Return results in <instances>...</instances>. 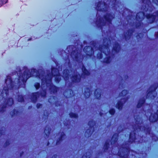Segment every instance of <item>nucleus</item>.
I'll use <instances>...</instances> for the list:
<instances>
[{"mask_svg": "<svg viewBox=\"0 0 158 158\" xmlns=\"http://www.w3.org/2000/svg\"><path fill=\"white\" fill-rule=\"evenodd\" d=\"M39 78L42 80V87L43 89L45 85L47 87H49L51 92H52L53 93L57 92V87L51 84L52 75L51 74L48 75L47 77H46L45 78L44 77L42 78L41 75H40Z\"/></svg>", "mask_w": 158, "mask_h": 158, "instance_id": "f257e3e1", "label": "nucleus"}, {"mask_svg": "<svg viewBox=\"0 0 158 158\" xmlns=\"http://www.w3.org/2000/svg\"><path fill=\"white\" fill-rule=\"evenodd\" d=\"M5 83L6 87L5 86L2 93V96H4V95H6L8 94V90L12 88L13 83L12 82L10 76H8L6 80Z\"/></svg>", "mask_w": 158, "mask_h": 158, "instance_id": "f03ea898", "label": "nucleus"}, {"mask_svg": "<svg viewBox=\"0 0 158 158\" xmlns=\"http://www.w3.org/2000/svg\"><path fill=\"white\" fill-rule=\"evenodd\" d=\"M110 43V42L109 40L107 39H104L103 40V45L100 46L99 48V50L101 52H102L104 53L106 55H107L109 54L108 45L109 43Z\"/></svg>", "mask_w": 158, "mask_h": 158, "instance_id": "7ed1b4c3", "label": "nucleus"}, {"mask_svg": "<svg viewBox=\"0 0 158 158\" xmlns=\"http://www.w3.org/2000/svg\"><path fill=\"white\" fill-rule=\"evenodd\" d=\"M95 124L93 120H91L88 123V125L89 129H87L85 133V135L87 137H89L94 131L93 127Z\"/></svg>", "mask_w": 158, "mask_h": 158, "instance_id": "20e7f679", "label": "nucleus"}, {"mask_svg": "<svg viewBox=\"0 0 158 158\" xmlns=\"http://www.w3.org/2000/svg\"><path fill=\"white\" fill-rule=\"evenodd\" d=\"M156 88V85L151 86L148 90L147 96L148 97H150V98L152 99L155 98L156 95V94L155 92Z\"/></svg>", "mask_w": 158, "mask_h": 158, "instance_id": "39448f33", "label": "nucleus"}, {"mask_svg": "<svg viewBox=\"0 0 158 158\" xmlns=\"http://www.w3.org/2000/svg\"><path fill=\"white\" fill-rule=\"evenodd\" d=\"M113 18V16L110 14H108L104 18V19L103 20L100 19L99 22L100 24L103 25V24H108L110 23L111 20Z\"/></svg>", "mask_w": 158, "mask_h": 158, "instance_id": "423d86ee", "label": "nucleus"}, {"mask_svg": "<svg viewBox=\"0 0 158 158\" xmlns=\"http://www.w3.org/2000/svg\"><path fill=\"white\" fill-rule=\"evenodd\" d=\"M31 74L30 72V71L27 69H26L25 71L24 74L23 75H20L19 77V81H26L27 79L30 77Z\"/></svg>", "mask_w": 158, "mask_h": 158, "instance_id": "0eeeda50", "label": "nucleus"}, {"mask_svg": "<svg viewBox=\"0 0 158 158\" xmlns=\"http://www.w3.org/2000/svg\"><path fill=\"white\" fill-rule=\"evenodd\" d=\"M52 76H56L55 79L56 82H58L60 80V77L59 75V71L57 69L52 68Z\"/></svg>", "mask_w": 158, "mask_h": 158, "instance_id": "6e6552de", "label": "nucleus"}, {"mask_svg": "<svg viewBox=\"0 0 158 158\" xmlns=\"http://www.w3.org/2000/svg\"><path fill=\"white\" fill-rule=\"evenodd\" d=\"M146 16L149 23H152L154 21L156 18L158 17V12L154 13L152 15H148Z\"/></svg>", "mask_w": 158, "mask_h": 158, "instance_id": "1a4fd4ad", "label": "nucleus"}, {"mask_svg": "<svg viewBox=\"0 0 158 158\" xmlns=\"http://www.w3.org/2000/svg\"><path fill=\"white\" fill-rule=\"evenodd\" d=\"M127 99V97H125L121 99L120 101H119L116 105V107L119 110L122 109L123 104L125 102Z\"/></svg>", "mask_w": 158, "mask_h": 158, "instance_id": "9d476101", "label": "nucleus"}, {"mask_svg": "<svg viewBox=\"0 0 158 158\" xmlns=\"http://www.w3.org/2000/svg\"><path fill=\"white\" fill-rule=\"evenodd\" d=\"M70 79L73 82L78 83L80 81L81 76L80 75L77 73L74 74L71 77Z\"/></svg>", "mask_w": 158, "mask_h": 158, "instance_id": "9b49d317", "label": "nucleus"}, {"mask_svg": "<svg viewBox=\"0 0 158 158\" xmlns=\"http://www.w3.org/2000/svg\"><path fill=\"white\" fill-rule=\"evenodd\" d=\"M158 118V110L157 112V114L154 115L152 114L150 116L149 120L151 122H154L157 120Z\"/></svg>", "mask_w": 158, "mask_h": 158, "instance_id": "f8f14e48", "label": "nucleus"}, {"mask_svg": "<svg viewBox=\"0 0 158 158\" xmlns=\"http://www.w3.org/2000/svg\"><path fill=\"white\" fill-rule=\"evenodd\" d=\"M144 14L143 13L140 12L137 13L136 16V18L138 20L141 21L144 18Z\"/></svg>", "mask_w": 158, "mask_h": 158, "instance_id": "ddd939ff", "label": "nucleus"}, {"mask_svg": "<svg viewBox=\"0 0 158 158\" xmlns=\"http://www.w3.org/2000/svg\"><path fill=\"white\" fill-rule=\"evenodd\" d=\"M120 48V47L119 44L117 43L116 44L114 47L113 50V52H117L119 51Z\"/></svg>", "mask_w": 158, "mask_h": 158, "instance_id": "4468645a", "label": "nucleus"}, {"mask_svg": "<svg viewBox=\"0 0 158 158\" xmlns=\"http://www.w3.org/2000/svg\"><path fill=\"white\" fill-rule=\"evenodd\" d=\"M95 97L98 99H99L101 97V90L99 89L96 90L94 93Z\"/></svg>", "mask_w": 158, "mask_h": 158, "instance_id": "2eb2a0df", "label": "nucleus"}, {"mask_svg": "<svg viewBox=\"0 0 158 158\" xmlns=\"http://www.w3.org/2000/svg\"><path fill=\"white\" fill-rule=\"evenodd\" d=\"M91 94L90 90L88 88H86L84 92V95L86 98H88L89 97Z\"/></svg>", "mask_w": 158, "mask_h": 158, "instance_id": "dca6fc26", "label": "nucleus"}, {"mask_svg": "<svg viewBox=\"0 0 158 158\" xmlns=\"http://www.w3.org/2000/svg\"><path fill=\"white\" fill-rule=\"evenodd\" d=\"M65 135L64 132H62L58 134V137H59V140L57 142V143L59 141H61L65 138Z\"/></svg>", "mask_w": 158, "mask_h": 158, "instance_id": "f3484780", "label": "nucleus"}, {"mask_svg": "<svg viewBox=\"0 0 158 158\" xmlns=\"http://www.w3.org/2000/svg\"><path fill=\"white\" fill-rule=\"evenodd\" d=\"M68 72L69 71L68 70H65L63 72V77L65 80H67L69 79Z\"/></svg>", "mask_w": 158, "mask_h": 158, "instance_id": "a211bd4d", "label": "nucleus"}, {"mask_svg": "<svg viewBox=\"0 0 158 158\" xmlns=\"http://www.w3.org/2000/svg\"><path fill=\"white\" fill-rule=\"evenodd\" d=\"M117 137L118 135L117 134H115L113 135L111 140V143L112 144H114L115 142L117 141Z\"/></svg>", "mask_w": 158, "mask_h": 158, "instance_id": "6ab92c4d", "label": "nucleus"}, {"mask_svg": "<svg viewBox=\"0 0 158 158\" xmlns=\"http://www.w3.org/2000/svg\"><path fill=\"white\" fill-rule=\"evenodd\" d=\"M105 6L104 4H103V3H99L97 5V10H103L104 9L103 8H102V7H103V6Z\"/></svg>", "mask_w": 158, "mask_h": 158, "instance_id": "aec40b11", "label": "nucleus"}, {"mask_svg": "<svg viewBox=\"0 0 158 158\" xmlns=\"http://www.w3.org/2000/svg\"><path fill=\"white\" fill-rule=\"evenodd\" d=\"M135 119L136 120V125H141V123H142V120L141 118H140L139 117H137L136 118L135 117Z\"/></svg>", "mask_w": 158, "mask_h": 158, "instance_id": "412c9836", "label": "nucleus"}, {"mask_svg": "<svg viewBox=\"0 0 158 158\" xmlns=\"http://www.w3.org/2000/svg\"><path fill=\"white\" fill-rule=\"evenodd\" d=\"M135 139V135L134 133H131L130 135L129 141L132 142Z\"/></svg>", "mask_w": 158, "mask_h": 158, "instance_id": "4be33fe9", "label": "nucleus"}, {"mask_svg": "<svg viewBox=\"0 0 158 158\" xmlns=\"http://www.w3.org/2000/svg\"><path fill=\"white\" fill-rule=\"evenodd\" d=\"M144 102L145 101L144 99H142L140 100L137 105V107L138 108H140L142 106V105L144 103Z\"/></svg>", "mask_w": 158, "mask_h": 158, "instance_id": "5701e85b", "label": "nucleus"}, {"mask_svg": "<svg viewBox=\"0 0 158 158\" xmlns=\"http://www.w3.org/2000/svg\"><path fill=\"white\" fill-rule=\"evenodd\" d=\"M91 153L90 152H87L85 155H84L82 156V158H89L91 156Z\"/></svg>", "mask_w": 158, "mask_h": 158, "instance_id": "b1692460", "label": "nucleus"}, {"mask_svg": "<svg viewBox=\"0 0 158 158\" xmlns=\"http://www.w3.org/2000/svg\"><path fill=\"white\" fill-rule=\"evenodd\" d=\"M69 115L70 117L71 118H77L78 117L77 114L73 113H70L69 114Z\"/></svg>", "mask_w": 158, "mask_h": 158, "instance_id": "393cba45", "label": "nucleus"}, {"mask_svg": "<svg viewBox=\"0 0 158 158\" xmlns=\"http://www.w3.org/2000/svg\"><path fill=\"white\" fill-rule=\"evenodd\" d=\"M82 70L84 74L87 75L89 74V72L85 69V67H83Z\"/></svg>", "mask_w": 158, "mask_h": 158, "instance_id": "a878e982", "label": "nucleus"}, {"mask_svg": "<svg viewBox=\"0 0 158 158\" xmlns=\"http://www.w3.org/2000/svg\"><path fill=\"white\" fill-rule=\"evenodd\" d=\"M127 90H123L122 92L119 95L120 96H125L127 94Z\"/></svg>", "mask_w": 158, "mask_h": 158, "instance_id": "bb28decb", "label": "nucleus"}, {"mask_svg": "<svg viewBox=\"0 0 158 158\" xmlns=\"http://www.w3.org/2000/svg\"><path fill=\"white\" fill-rule=\"evenodd\" d=\"M50 131V129L48 127H46L44 131V132L47 136H48L49 134Z\"/></svg>", "mask_w": 158, "mask_h": 158, "instance_id": "cd10ccee", "label": "nucleus"}, {"mask_svg": "<svg viewBox=\"0 0 158 158\" xmlns=\"http://www.w3.org/2000/svg\"><path fill=\"white\" fill-rule=\"evenodd\" d=\"M13 104V100L12 98H9L7 101V104L9 106H11Z\"/></svg>", "mask_w": 158, "mask_h": 158, "instance_id": "c85d7f7f", "label": "nucleus"}, {"mask_svg": "<svg viewBox=\"0 0 158 158\" xmlns=\"http://www.w3.org/2000/svg\"><path fill=\"white\" fill-rule=\"evenodd\" d=\"M132 32L131 31H130L128 32L127 34V33H126V34L125 35V37L126 39H127L128 38V37H129L131 34Z\"/></svg>", "mask_w": 158, "mask_h": 158, "instance_id": "c756f323", "label": "nucleus"}, {"mask_svg": "<svg viewBox=\"0 0 158 158\" xmlns=\"http://www.w3.org/2000/svg\"><path fill=\"white\" fill-rule=\"evenodd\" d=\"M111 60V59L110 57L109 58L108 56H107L104 60V62L109 63L110 62Z\"/></svg>", "mask_w": 158, "mask_h": 158, "instance_id": "7c9ffc66", "label": "nucleus"}, {"mask_svg": "<svg viewBox=\"0 0 158 158\" xmlns=\"http://www.w3.org/2000/svg\"><path fill=\"white\" fill-rule=\"evenodd\" d=\"M23 98L22 95H20L19 96L18 100L19 102H21L23 101Z\"/></svg>", "mask_w": 158, "mask_h": 158, "instance_id": "2f4dec72", "label": "nucleus"}, {"mask_svg": "<svg viewBox=\"0 0 158 158\" xmlns=\"http://www.w3.org/2000/svg\"><path fill=\"white\" fill-rule=\"evenodd\" d=\"M71 91L70 90H68L66 92H65L64 93V94L65 96H66L67 97H69V96H68L67 94L68 93H69L70 94Z\"/></svg>", "mask_w": 158, "mask_h": 158, "instance_id": "473e14b6", "label": "nucleus"}, {"mask_svg": "<svg viewBox=\"0 0 158 158\" xmlns=\"http://www.w3.org/2000/svg\"><path fill=\"white\" fill-rule=\"evenodd\" d=\"M34 86L36 89L39 88L40 86V84L39 83H36L35 84Z\"/></svg>", "mask_w": 158, "mask_h": 158, "instance_id": "72a5a7b5", "label": "nucleus"}, {"mask_svg": "<svg viewBox=\"0 0 158 158\" xmlns=\"http://www.w3.org/2000/svg\"><path fill=\"white\" fill-rule=\"evenodd\" d=\"M134 129H141V127L139 125H135L134 127ZM142 129H143V128H142Z\"/></svg>", "mask_w": 158, "mask_h": 158, "instance_id": "f704fd0d", "label": "nucleus"}, {"mask_svg": "<svg viewBox=\"0 0 158 158\" xmlns=\"http://www.w3.org/2000/svg\"><path fill=\"white\" fill-rule=\"evenodd\" d=\"M38 94L37 93H35L33 94V99L34 100H36L37 98V95Z\"/></svg>", "mask_w": 158, "mask_h": 158, "instance_id": "c9c22d12", "label": "nucleus"}, {"mask_svg": "<svg viewBox=\"0 0 158 158\" xmlns=\"http://www.w3.org/2000/svg\"><path fill=\"white\" fill-rule=\"evenodd\" d=\"M115 112V110L114 109H111L110 111H109V113H110L111 114H112V115H113V114Z\"/></svg>", "mask_w": 158, "mask_h": 158, "instance_id": "e433bc0d", "label": "nucleus"}, {"mask_svg": "<svg viewBox=\"0 0 158 158\" xmlns=\"http://www.w3.org/2000/svg\"><path fill=\"white\" fill-rule=\"evenodd\" d=\"M108 144L106 142L105 143V144L104 146V148H105V149H108Z\"/></svg>", "mask_w": 158, "mask_h": 158, "instance_id": "4c0bfd02", "label": "nucleus"}, {"mask_svg": "<svg viewBox=\"0 0 158 158\" xmlns=\"http://www.w3.org/2000/svg\"><path fill=\"white\" fill-rule=\"evenodd\" d=\"M153 2L158 5V0H153Z\"/></svg>", "mask_w": 158, "mask_h": 158, "instance_id": "58836bf2", "label": "nucleus"}, {"mask_svg": "<svg viewBox=\"0 0 158 158\" xmlns=\"http://www.w3.org/2000/svg\"><path fill=\"white\" fill-rule=\"evenodd\" d=\"M54 99V97H52L51 98H50L48 100L49 102H51L52 100H53Z\"/></svg>", "mask_w": 158, "mask_h": 158, "instance_id": "ea45409f", "label": "nucleus"}, {"mask_svg": "<svg viewBox=\"0 0 158 158\" xmlns=\"http://www.w3.org/2000/svg\"><path fill=\"white\" fill-rule=\"evenodd\" d=\"M98 57L99 59H100L102 58V55L101 54H98Z\"/></svg>", "mask_w": 158, "mask_h": 158, "instance_id": "a19ab883", "label": "nucleus"}, {"mask_svg": "<svg viewBox=\"0 0 158 158\" xmlns=\"http://www.w3.org/2000/svg\"><path fill=\"white\" fill-rule=\"evenodd\" d=\"M41 104H38L37 105V108H39L40 107H41Z\"/></svg>", "mask_w": 158, "mask_h": 158, "instance_id": "79ce46f5", "label": "nucleus"}, {"mask_svg": "<svg viewBox=\"0 0 158 158\" xmlns=\"http://www.w3.org/2000/svg\"><path fill=\"white\" fill-rule=\"evenodd\" d=\"M4 110L2 108V107L0 106V111H3Z\"/></svg>", "mask_w": 158, "mask_h": 158, "instance_id": "37998d69", "label": "nucleus"}, {"mask_svg": "<svg viewBox=\"0 0 158 158\" xmlns=\"http://www.w3.org/2000/svg\"><path fill=\"white\" fill-rule=\"evenodd\" d=\"M46 93L45 91H43V94H42V96H44L46 95Z\"/></svg>", "mask_w": 158, "mask_h": 158, "instance_id": "c03bdc74", "label": "nucleus"}, {"mask_svg": "<svg viewBox=\"0 0 158 158\" xmlns=\"http://www.w3.org/2000/svg\"><path fill=\"white\" fill-rule=\"evenodd\" d=\"M148 1H149V0H146L145 1L144 0L143 2L144 3H147Z\"/></svg>", "mask_w": 158, "mask_h": 158, "instance_id": "a18cd8bd", "label": "nucleus"}, {"mask_svg": "<svg viewBox=\"0 0 158 158\" xmlns=\"http://www.w3.org/2000/svg\"><path fill=\"white\" fill-rule=\"evenodd\" d=\"M156 37H158V32L156 33Z\"/></svg>", "mask_w": 158, "mask_h": 158, "instance_id": "49530a36", "label": "nucleus"}, {"mask_svg": "<svg viewBox=\"0 0 158 158\" xmlns=\"http://www.w3.org/2000/svg\"><path fill=\"white\" fill-rule=\"evenodd\" d=\"M11 115H12V116L14 115V114H12V113H11Z\"/></svg>", "mask_w": 158, "mask_h": 158, "instance_id": "de8ad7c7", "label": "nucleus"}, {"mask_svg": "<svg viewBox=\"0 0 158 158\" xmlns=\"http://www.w3.org/2000/svg\"><path fill=\"white\" fill-rule=\"evenodd\" d=\"M146 115H148V113H147V114H146Z\"/></svg>", "mask_w": 158, "mask_h": 158, "instance_id": "09e8293b", "label": "nucleus"}, {"mask_svg": "<svg viewBox=\"0 0 158 158\" xmlns=\"http://www.w3.org/2000/svg\"><path fill=\"white\" fill-rule=\"evenodd\" d=\"M15 111H14V114H15Z\"/></svg>", "mask_w": 158, "mask_h": 158, "instance_id": "8fccbe9b", "label": "nucleus"}, {"mask_svg": "<svg viewBox=\"0 0 158 158\" xmlns=\"http://www.w3.org/2000/svg\"><path fill=\"white\" fill-rule=\"evenodd\" d=\"M33 100L34 101V99H33ZM35 100H34V102H35Z\"/></svg>", "mask_w": 158, "mask_h": 158, "instance_id": "3c124183", "label": "nucleus"}]
</instances>
